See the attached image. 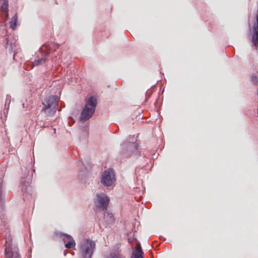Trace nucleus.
<instances>
[{"instance_id":"f257e3e1","label":"nucleus","mask_w":258,"mask_h":258,"mask_svg":"<svg viewBox=\"0 0 258 258\" xmlns=\"http://www.w3.org/2000/svg\"><path fill=\"white\" fill-rule=\"evenodd\" d=\"M137 136L134 135L130 137L120 145V155L121 159L127 158L132 155L140 156V151L138 149L139 143Z\"/></svg>"},{"instance_id":"f03ea898","label":"nucleus","mask_w":258,"mask_h":258,"mask_svg":"<svg viewBox=\"0 0 258 258\" xmlns=\"http://www.w3.org/2000/svg\"><path fill=\"white\" fill-rule=\"evenodd\" d=\"M1 236L5 239V256L6 258H21L18 252V247L13 246L12 243V238L10 234V231L6 228V231L1 233Z\"/></svg>"},{"instance_id":"7ed1b4c3","label":"nucleus","mask_w":258,"mask_h":258,"mask_svg":"<svg viewBox=\"0 0 258 258\" xmlns=\"http://www.w3.org/2000/svg\"><path fill=\"white\" fill-rule=\"evenodd\" d=\"M85 105L81 111L80 120L85 122L89 119L94 114L97 105V100L94 96H91L85 99Z\"/></svg>"},{"instance_id":"20e7f679","label":"nucleus","mask_w":258,"mask_h":258,"mask_svg":"<svg viewBox=\"0 0 258 258\" xmlns=\"http://www.w3.org/2000/svg\"><path fill=\"white\" fill-rule=\"evenodd\" d=\"M33 174L30 173V170L25 168L24 173H23L21 180V188L23 192V200L29 199V198H33L31 194V187L30 183L32 181Z\"/></svg>"},{"instance_id":"39448f33","label":"nucleus","mask_w":258,"mask_h":258,"mask_svg":"<svg viewBox=\"0 0 258 258\" xmlns=\"http://www.w3.org/2000/svg\"><path fill=\"white\" fill-rule=\"evenodd\" d=\"M58 100L59 98L56 95L45 98L42 102V111L44 112L48 116H52L57 109Z\"/></svg>"},{"instance_id":"423d86ee","label":"nucleus","mask_w":258,"mask_h":258,"mask_svg":"<svg viewBox=\"0 0 258 258\" xmlns=\"http://www.w3.org/2000/svg\"><path fill=\"white\" fill-rule=\"evenodd\" d=\"M96 244L90 239H85L80 244L79 252L80 258H92L95 249Z\"/></svg>"},{"instance_id":"0eeeda50","label":"nucleus","mask_w":258,"mask_h":258,"mask_svg":"<svg viewBox=\"0 0 258 258\" xmlns=\"http://www.w3.org/2000/svg\"><path fill=\"white\" fill-rule=\"evenodd\" d=\"M9 1L8 0H0V19L3 22L0 25V29H3L4 32L2 33L6 34L7 31L6 29V21L9 19Z\"/></svg>"},{"instance_id":"6e6552de","label":"nucleus","mask_w":258,"mask_h":258,"mask_svg":"<svg viewBox=\"0 0 258 258\" xmlns=\"http://www.w3.org/2000/svg\"><path fill=\"white\" fill-rule=\"evenodd\" d=\"M116 180L114 171L112 168H109L103 171L101 175L100 182L104 186H110Z\"/></svg>"},{"instance_id":"1a4fd4ad","label":"nucleus","mask_w":258,"mask_h":258,"mask_svg":"<svg viewBox=\"0 0 258 258\" xmlns=\"http://www.w3.org/2000/svg\"><path fill=\"white\" fill-rule=\"evenodd\" d=\"M95 204L96 206L102 211L106 210L109 203V199L104 194H97Z\"/></svg>"},{"instance_id":"9d476101","label":"nucleus","mask_w":258,"mask_h":258,"mask_svg":"<svg viewBox=\"0 0 258 258\" xmlns=\"http://www.w3.org/2000/svg\"><path fill=\"white\" fill-rule=\"evenodd\" d=\"M256 21L252 25V34L251 41L252 44L256 47L258 46V15L255 17Z\"/></svg>"},{"instance_id":"9b49d317","label":"nucleus","mask_w":258,"mask_h":258,"mask_svg":"<svg viewBox=\"0 0 258 258\" xmlns=\"http://www.w3.org/2000/svg\"><path fill=\"white\" fill-rule=\"evenodd\" d=\"M60 235H63L64 237L63 240L65 243V247L68 249L73 248V249L76 250V242L72 236L63 233H61Z\"/></svg>"},{"instance_id":"f8f14e48","label":"nucleus","mask_w":258,"mask_h":258,"mask_svg":"<svg viewBox=\"0 0 258 258\" xmlns=\"http://www.w3.org/2000/svg\"><path fill=\"white\" fill-rule=\"evenodd\" d=\"M39 51L41 53V55L42 58L35 60L34 61V64L35 66H38L39 65L43 64L46 62L47 59L46 57L49 55L50 53V49L47 48V50L44 51L42 50V48H39Z\"/></svg>"},{"instance_id":"ddd939ff","label":"nucleus","mask_w":258,"mask_h":258,"mask_svg":"<svg viewBox=\"0 0 258 258\" xmlns=\"http://www.w3.org/2000/svg\"><path fill=\"white\" fill-rule=\"evenodd\" d=\"M144 252L142 249L141 245L139 244L134 249L132 258H144Z\"/></svg>"},{"instance_id":"4468645a","label":"nucleus","mask_w":258,"mask_h":258,"mask_svg":"<svg viewBox=\"0 0 258 258\" xmlns=\"http://www.w3.org/2000/svg\"><path fill=\"white\" fill-rule=\"evenodd\" d=\"M4 177L3 172H0V212L3 211L4 209V200L2 197V182H3V178Z\"/></svg>"},{"instance_id":"2eb2a0df","label":"nucleus","mask_w":258,"mask_h":258,"mask_svg":"<svg viewBox=\"0 0 258 258\" xmlns=\"http://www.w3.org/2000/svg\"><path fill=\"white\" fill-rule=\"evenodd\" d=\"M5 42L6 48L10 53H12L13 51L14 46H16L15 43H13L8 36L5 38Z\"/></svg>"},{"instance_id":"dca6fc26","label":"nucleus","mask_w":258,"mask_h":258,"mask_svg":"<svg viewBox=\"0 0 258 258\" xmlns=\"http://www.w3.org/2000/svg\"><path fill=\"white\" fill-rule=\"evenodd\" d=\"M104 217L108 225L112 224L114 221V218L112 213H107L106 214H104Z\"/></svg>"},{"instance_id":"f3484780","label":"nucleus","mask_w":258,"mask_h":258,"mask_svg":"<svg viewBox=\"0 0 258 258\" xmlns=\"http://www.w3.org/2000/svg\"><path fill=\"white\" fill-rule=\"evenodd\" d=\"M17 22V15L15 14L12 18L11 21L10 22V25L11 28L12 30H15L16 28Z\"/></svg>"},{"instance_id":"a211bd4d","label":"nucleus","mask_w":258,"mask_h":258,"mask_svg":"<svg viewBox=\"0 0 258 258\" xmlns=\"http://www.w3.org/2000/svg\"><path fill=\"white\" fill-rule=\"evenodd\" d=\"M14 54H13V59L15 61L19 62L20 63L21 62L20 61V60L22 58V54L19 52L18 51L14 50Z\"/></svg>"},{"instance_id":"6ab92c4d","label":"nucleus","mask_w":258,"mask_h":258,"mask_svg":"<svg viewBox=\"0 0 258 258\" xmlns=\"http://www.w3.org/2000/svg\"><path fill=\"white\" fill-rule=\"evenodd\" d=\"M106 258H124V256L118 252H110Z\"/></svg>"},{"instance_id":"aec40b11","label":"nucleus","mask_w":258,"mask_h":258,"mask_svg":"<svg viewBox=\"0 0 258 258\" xmlns=\"http://www.w3.org/2000/svg\"><path fill=\"white\" fill-rule=\"evenodd\" d=\"M78 179L80 182L82 184H85L87 181V178L85 175L80 173L78 175Z\"/></svg>"},{"instance_id":"412c9836","label":"nucleus","mask_w":258,"mask_h":258,"mask_svg":"<svg viewBox=\"0 0 258 258\" xmlns=\"http://www.w3.org/2000/svg\"><path fill=\"white\" fill-rule=\"evenodd\" d=\"M250 81L253 85H256L258 83V79L256 75H253L250 77Z\"/></svg>"},{"instance_id":"4be33fe9","label":"nucleus","mask_w":258,"mask_h":258,"mask_svg":"<svg viewBox=\"0 0 258 258\" xmlns=\"http://www.w3.org/2000/svg\"><path fill=\"white\" fill-rule=\"evenodd\" d=\"M11 96L10 95H7L6 98V101H5V105L6 106H8V105H10V104L11 103Z\"/></svg>"},{"instance_id":"5701e85b","label":"nucleus","mask_w":258,"mask_h":258,"mask_svg":"<svg viewBox=\"0 0 258 258\" xmlns=\"http://www.w3.org/2000/svg\"><path fill=\"white\" fill-rule=\"evenodd\" d=\"M9 109V105L8 106H6V105H5V108L4 110V114L5 116V117H7V115L8 113V110Z\"/></svg>"},{"instance_id":"b1692460","label":"nucleus","mask_w":258,"mask_h":258,"mask_svg":"<svg viewBox=\"0 0 258 258\" xmlns=\"http://www.w3.org/2000/svg\"><path fill=\"white\" fill-rule=\"evenodd\" d=\"M152 93V92L151 91H150L149 90H148L146 92V99H148L151 97Z\"/></svg>"},{"instance_id":"393cba45","label":"nucleus","mask_w":258,"mask_h":258,"mask_svg":"<svg viewBox=\"0 0 258 258\" xmlns=\"http://www.w3.org/2000/svg\"><path fill=\"white\" fill-rule=\"evenodd\" d=\"M0 219H1V220L2 221V220H3V219H4V215H3V214H2V215H1L0 216Z\"/></svg>"},{"instance_id":"a878e982","label":"nucleus","mask_w":258,"mask_h":258,"mask_svg":"<svg viewBox=\"0 0 258 258\" xmlns=\"http://www.w3.org/2000/svg\"><path fill=\"white\" fill-rule=\"evenodd\" d=\"M67 250H65L64 251V252H63V254H64V256H66V254H67Z\"/></svg>"},{"instance_id":"bb28decb","label":"nucleus","mask_w":258,"mask_h":258,"mask_svg":"<svg viewBox=\"0 0 258 258\" xmlns=\"http://www.w3.org/2000/svg\"><path fill=\"white\" fill-rule=\"evenodd\" d=\"M57 47H59V44H57Z\"/></svg>"}]
</instances>
